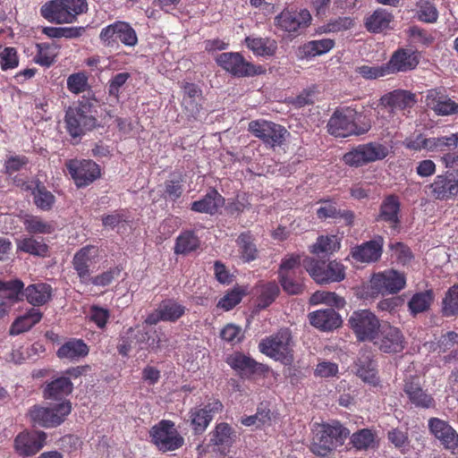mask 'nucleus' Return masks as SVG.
I'll return each instance as SVG.
<instances>
[{"mask_svg":"<svg viewBox=\"0 0 458 458\" xmlns=\"http://www.w3.org/2000/svg\"><path fill=\"white\" fill-rule=\"evenodd\" d=\"M360 114L351 107H342L335 110L327 123V131L336 138H346L352 135L367 133L371 124L369 120L360 121Z\"/></svg>","mask_w":458,"mask_h":458,"instance_id":"nucleus-1","label":"nucleus"},{"mask_svg":"<svg viewBox=\"0 0 458 458\" xmlns=\"http://www.w3.org/2000/svg\"><path fill=\"white\" fill-rule=\"evenodd\" d=\"M349 435L350 430L337 420L318 424L314 429L310 450L318 456L326 457L343 445Z\"/></svg>","mask_w":458,"mask_h":458,"instance_id":"nucleus-2","label":"nucleus"},{"mask_svg":"<svg viewBox=\"0 0 458 458\" xmlns=\"http://www.w3.org/2000/svg\"><path fill=\"white\" fill-rule=\"evenodd\" d=\"M293 346L294 342L291 330L284 327L263 338L259 344V350L274 360L290 366L294 360Z\"/></svg>","mask_w":458,"mask_h":458,"instance_id":"nucleus-3","label":"nucleus"},{"mask_svg":"<svg viewBox=\"0 0 458 458\" xmlns=\"http://www.w3.org/2000/svg\"><path fill=\"white\" fill-rule=\"evenodd\" d=\"M96 111L89 98H82L77 105L70 106L65 113L64 122L67 132L72 138H81L97 125Z\"/></svg>","mask_w":458,"mask_h":458,"instance_id":"nucleus-4","label":"nucleus"},{"mask_svg":"<svg viewBox=\"0 0 458 458\" xmlns=\"http://www.w3.org/2000/svg\"><path fill=\"white\" fill-rule=\"evenodd\" d=\"M88 11L86 0H50L40 8V14L56 24L72 23L77 17Z\"/></svg>","mask_w":458,"mask_h":458,"instance_id":"nucleus-5","label":"nucleus"},{"mask_svg":"<svg viewBox=\"0 0 458 458\" xmlns=\"http://www.w3.org/2000/svg\"><path fill=\"white\" fill-rule=\"evenodd\" d=\"M216 63L233 77H253L266 73V68L247 61L239 52H225L216 57Z\"/></svg>","mask_w":458,"mask_h":458,"instance_id":"nucleus-6","label":"nucleus"},{"mask_svg":"<svg viewBox=\"0 0 458 458\" xmlns=\"http://www.w3.org/2000/svg\"><path fill=\"white\" fill-rule=\"evenodd\" d=\"M389 154L386 145L371 141L352 148L343 156V161L351 167H360L369 163L385 159Z\"/></svg>","mask_w":458,"mask_h":458,"instance_id":"nucleus-7","label":"nucleus"},{"mask_svg":"<svg viewBox=\"0 0 458 458\" xmlns=\"http://www.w3.org/2000/svg\"><path fill=\"white\" fill-rule=\"evenodd\" d=\"M149 437L151 443L163 453L175 451L184 444V438L176 429L174 422L169 420H162L152 426Z\"/></svg>","mask_w":458,"mask_h":458,"instance_id":"nucleus-8","label":"nucleus"},{"mask_svg":"<svg viewBox=\"0 0 458 458\" xmlns=\"http://www.w3.org/2000/svg\"><path fill=\"white\" fill-rule=\"evenodd\" d=\"M302 265L310 276L318 284L341 282L345 277V267L336 260L326 263L313 258L305 257Z\"/></svg>","mask_w":458,"mask_h":458,"instance_id":"nucleus-9","label":"nucleus"},{"mask_svg":"<svg viewBox=\"0 0 458 458\" xmlns=\"http://www.w3.org/2000/svg\"><path fill=\"white\" fill-rule=\"evenodd\" d=\"M348 324L359 342H373L381 327L379 318L369 310L353 311Z\"/></svg>","mask_w":458,"mask_h":458,"instance_id":"nucleus-10","label":"nucleus"},{"mask_svg":"<svg viewBox=\"0 0 458 458\" xmlns=\"http://www.w3.org/2000/svg\"><path fill=\"white\" fill-rule=\"evenodd\" d=\"M72 411L70 401H63L52 407L34 405L29 411L34 424L43 428H55L61 425Z\"/></svg>","mask_w":458,"mask_h":458,"instance_id":"nucleus-11","label":"nucleus"},{"mask_svg":"<svg viewBox=\"0 0 458 458\" xmlns=\"http://www.w3.org/2000/svg\"><path fill=\"white\" fill-rule=\"evenodd\" d=\"M248 131L270 148L281 147L288 134L284 126L262 119L250 122Z\"/></svg>","mask_w":458,"mask_h":458,"instance_id":"nucleus-12","label":"nucleus"},{"mask_svg":"<svg viewBox=\"0 0 458 458\" xmlns=\"http://www.w3.org/2000/svg\"><path fill=\"white\" fill-rule=\"evenodd\" d=\"M101 42L107 47L113 46L119 40L126 47H133L138 44V36L129 22L116 21L104 27L99 34Z\"/></svg>","mask_w":458,"mask_h":458,"instance_id":"nucleus-13","label":"nucleus"},{"mask_svg":"<svg viewBox=\"0 0 458 458\" xmlns=\"http://www.w3.org/2000/svg\"><path fill=\"white\" fill-rule=\"evenodd\" d=\"M65 166L78 188L91 184L101 174L99 165L92 160L70 159Z\"/></svg>","mask_w":458,"mask_h":458,"instance_id":"nucleus-14","label":"nucleus"},{"mask_svg":"<svg viewBox=\"0 0 458 458\" xmlns=\"http://www.w3.org/2000/svg\"><path fill=\"white\" fill-rule=\"evenodd\" d=\"M374 344L384 353H399L405 348V337L400 328L390 324L381 325Z\"/></svg>","mask_w":458,"mask_h":458,"instance_id":"nucleus-15","label":"nucleus"},{"mask_svg":"<svg viewBox=\"0 0 458 458\" xmlns=\"http://www.w3.org/2000/svg\"><path fill=\"white\" fill-rule=\"evenodd\" d=\"M311 21L310 13L307 9L300 11L289 8L284 9L275 17V26L289 34H295L301 29L307 28Z\"/></svg>","mask_w":458,"mask_h":458,"instance_id":"nucleus-16","label":"nucleus"},{"mask_svg":"<svg viewBox=\"0 0 458 458\" xmlns=\"http://www.w3.org/2000/svg\"><path fill=\"white\" fill-rule=\"evenodd\" d=\"M99 257V250L95 245H86L81 248L73 255L72 265L81 284H87L92 269Z\"/></svg>","mask_w":458,"mask_h":458,"instance_id":"nucleus-17","label":"nucleus"},{"mask_svg":"<svg viewBox=\"0 0 458 458\" xmlns=\"http://www.w3.org/2000/svg\"><path fill=\"white\" fill-rule=\"evenodd\" d=\"M425 104L438 116L458 115V102L451 98L444 88L428 89Z\"/></svg>","mask_w":458,"mask_h":458,"instance_id":"nucleus-18","label":"nucleus"},{"mask_svg":"<svg viewBox=\"0 0 458 458\" xmlns=\"http://www.w3.org/2000/svg\"><path fill=\"white\" fill-rule=\"evenodd\" d=\"M227 364L238 372L241 377L250 378L252 376H266L269 372L267 365L257 362L255 360L243 354L234 352L227 357Z\"/></svg>","mask_w":458,"mask_h":458,"instance_id":"nucleus-19","label":"nucleus"},{"mask_svg":"<svg viewBox=\"0 0 458 458\" xmlns=\"http://www.w3.org/2000/svg\"><path fill=\"white\" fill-rule=\"evenodd\" d=\"M432 196L440 200L454 199L458 194V170L437 175L429 184Z\"/></svg>","mask_w":458,"mask_h":458,"instance_id":"nucleus-20","label":"nucleus"},{"mask_svg":"<svg viewBox=\"0 0 458 458\" xmlns=\"http://www.w3.org/2000/svg\"><path fill=\"white\" fill-rule=\"evenodd\" d=\"M406 285L403 273L394 269L375 274L371 278V286L379 293H397Z\"/></svg>","mask_w":458,"mask_h":458,"instance_id":"nucleus-21","label":"nucleus"},{"mask_svg":"<svg viewBox=\"0 0 458 458\" xmlns=\"http://www.w3.org/2000/svg\"><path fill=\"white\" fill-rule=\"evenodd\" d=\"M223 403L218 399L208 401L203 407H195L191 410L190 417L191 426L197 434L203 433L215 414L222 411Z\"/></svg>","mask_w":458,"mask_h":458,"instance_id":"nucleus-22","label":"nucleus"},{"mask_svg":"<svg viewBox=\"0 0 458 458\" xmlns=\"http://www.w3.org/2000/svg\"><path fill=\"white\" fill-rule=\"evenodd\" d=\"M428 428L445 449L451 451L454 454L458 453V433L447 421L431 418L428 420Z\"/></svg>","mask_w":458,"mask_h":458,"instance_id":"nucleus-23","label":"nucleus"},{"mask_svg":"<svg viewBox=\"0 0 458 458\" xmlns=\"http://www.w3.org/2000/svg\"><path fill=\"white\" fill-rule=\"evenodd\" d=\"M186 311V307L174 299L164 300L152 313L148 314L145 322L148 325H157L160 321L176 322Z\"/></svg>","mask_w":458,"mask_h":458,"instance_id":"nucleus-24","label":"nucleus"},{"mask_svg":"<svg viewBox=\"0 0 458 458\" xmlns=\"http://www.w3.org/2000/svg\"><path fill=\"white\" fill-rule=\"evenodd\" d=\"M419 63V55L416 51L398 48L392 54L389 61L385 65L389 75L411 71L417 67Z\"/></svg>","mask_w":458,"mask_h":458,"instance_id":"nucleus-25","label":"nucleus"},{"mask_svg":"<svg viewBox=\"0 0 458 458\" xmlns=\"http://www.w3.org/2000/svg\"><path fill=\"white\" fill-rule=\"evenodd\" d=\"M47 434L43 431L21 432L14 439L16 453L22 456L36 454L44 446Z\"/></svg>","mask_w":458,"mask_h":458,"instance_id":"nucleus-26","label":"nucleus"},{"mask_svg":"<svg viewBox=\"0 0 458 458\" xmlns=\"http://www.w3.org/2000/svg\"><path fill=\"white\" fill-rule=\"evenodd\" d=\"M417 103L416 95L404 89H395L383 95L379 99V105L389 108L391 113L395 111H408Z\"/></svg>","mask_w":458,"mask_h":458,"instance_id":"nucleus-27","label":"nucleus"},{"mask_svg":"<svg viewBox=\"0 0 458 458\" xmlns=\"http://www.w3.org/2000/svg\"><path fill=\"white\" fill-rule=\"evenodd\" d=\"M318 203L320 204V207L316 211L318 219H341L345 225H353L355 219L353 211L338 208L337 202L332 199H321Z\"/></svg>","mask_w":458,"mask_h":458,"instance_id":"nucleus-28","label":"nucleus"},{"mask_svg":"<svg viewBox=\"0 0 458 458\" xmlns=\"http://www.w3.org/2000/svg\"><path fill=\"white\" fill-rule=\"evenodd\" d=\"M384 238L380 235L375 236L372 240L356 245L351 250L353 259L362 263H372L377 261L383 251Z\"/></svg>","mask_w":458,"mask_h":458,"instance_id":"nucleus-29","label":"nucleus"},{"mask_svg":"<svg viewBox=\"0 0 458 458\" xmlns=\"http://www.w3.org/2000/svg\"><path fill=\"white\" fill-rule=\"evenodd\" d=\"M308 317L310 325L323 332L337 329L343 324L340 314L332 308L312 311Z\"/></svg>","mask_w":458,"mask_h":458,"instance_id":"nucleus-30","label":"nucleus"},{"mask_svg":"<svg viewBox=\"0 0 458 458\" xmlns=\"http://www.w3.org/2000/svg\"><path fill=\"white\" fill-rule=\"evenodd\" d=\"M401 210L400 199L395 194H389L384 198L379 207L377 220L389 224L391 228H397L400 225L399 213Z\"/></svg>","mask_w":458,"mask_h":458,"instance_id":"nucleus-31","label":"nucleus"},{"mask_svg":"<svg viewBox=\"0 0 458 458\" xmlns=\"http://www.w3.org/2000/svg\"><path fill=\"white\" fill-rule=\"evenodd\" d=\"M356 375L365 383L373 386L379 385L377 362L369 352L360 354L355 362Z\"/></svg>","mask_w":458,"mask_h":458,"instance_id":"nucleus-32","label":"nucleus"},{"mask_svg":"<svg viewBox=\"0 0 458 458\" xmlns=\"http://www.w3.org/2000/svg\"><path fill=\"white\" fill-rule=\"evenodd\" d=\"M403 391L416 407L428 409L435 404L434 398L423 390L419 381L414 378L405 380Z\"/></svg>","mask_w":458,"mask_h":458,"instance_id":"nucleus-33","label":"nucleus"},{"mask_svg":"<svg viewBox=\"0 0 458 458\" xmlns=\"http://www.w3.org/2000/svg\"><path fill=\"white\" fill-rule=\"evenodd\" d=\"M73 384L66 376L56 377L46 384L43 397L47 400L62 401L72 394Z\"/></svg>","mask_w":458,"mask_h":458,"instance_id":"nucleus-34","label":"nucleus"},{"mask_svg":"<svg viewBox=\"0 0 458 458\" xmlns=\"http://www.w3.org/2000/svg\"><path fill=\"white\" fill-rule=\"evenodd\" d=\"M225 204V198L214 188L210 189L202 199L193 201L191 209L198 213L215 215Z\"/></svg>","mask_w":458,"mask_h":458,"instance_id":"nucleus-35","label":"nucleus"},{"mask_svg":"<svg viewBox=\"0 0 458 458\" xmlns=\"http://www.w3.org/2000/svg\"><path fill=\"white\" fill-rule=\"evenodd\" d=\"M53 289L47 283L28 285L24 290L26 301L34 307L43 306L52 299Z\"/></svg>","mask_w":458,"mask_h":458,"instance_id":"nucleus-36","label":"nucleus"},{"mask_svg":"<svg viewBox=\"0 0 458 458\" xmlns=\"http://www.w3.org/2000/svg\"><path fill=\"white\" fill-rule=\"evenodd\" d=\"M255 292L257 307L265 310L278 297L280 288L276 281L259 282L255 286Z\"/></svg>","mask_w":458,"mask_h":458,"instance_id":"nucleus-37","label":"nucleus"},{"mask_svg":"<svg viewBox=\"0 0 458 458\" xmlns=\"http://www.w3.org/2000/svg\"><path fill=\"white\" fill-rule=\"evenodd\" d=\"M255 241L250 231L241 233L236 239L239 256L244 263H250L259 258V251Z\"/></svg>","mask_w":458,"mask_h":458,"instance_id":"nucleus-38","label":"nucleus"},{"mask_svg":"<svg viewBox=\"0 0 458 458\" xmlns=\"http://www.w3.org/2000/svg\"><path fill=\"white\" fill-rule=\"evenodd\" d=\"M245 45L256 56L269 57L275 55L277 42L270 38L246 37Z\"/></svg>","mask_w":458,"mask_h":458,"instance_id":"nucleus-39","label":"nucleus"},{"mask_svg":"<svg viewBox=\"0 0 458 458\" xmlns=\"http://www.w3.org/2000/svg\"><path fill=\"white\" fill-rule=\"evenodd\" d=\"M88 353L89 347L84 341L75 338L65 342L56 352L58 358L69 360H78L79 359L87 356Z\"/></svg>","mask_w":458,"mask_h":458,"instance_id":"nucleus-40","label":"nucleus"},{"mask_svg":"<svg viewBox=\"0 0 458 458\" xmlns=\"http://www.w3.org/2000/svg\"><path fill=\"white\" fill-rule=\"evenodd\" d=\"M377 437L370 428H361L354 432L350 437V445L356 451L374 450L377 447Z\"/></svg>","mask_w":458,"mask_h":458,"instance_id":"nucleus-41","label":"nucleus"},{"mask_svg":"<svg viewBox=\"0 0 458 458\" xmlns=\"http://www.w3.org/2000/svg\"><path fill=\"white\" fill-rule=\"evenodd\" d=\"M43 317V313L36 308H30L24 315L18 317L10 327V334L16 335L29 331L38 324Z\"/></svg>","mask_w":458,"mask_h":458,"instance_id":"nucleus-42","label":"nucleus"},{"mask_svg":"<svg viewBox=\"0 0 458 458\" xmlns=\"http://www.w3.org/2000/svg\"><path fill=\"white\" fill-rule=\"evenodd\" d=\"M36 55L33 61L43 67H50L55 62L59 54V46L55 43L41 42L36 44Z\"/></svg>","mask_w":458,"mask_h":458,"instance_id":"nucleus-43","label":"nucleus"},{"mask_svg":"<svg viewBox=\"0 0 458 458\" xmlns=\"http://www.w3.org/2000/svg\"><path fill=\"white\" fill-rule=\"evenodd\" d=\"M335 47V41L330 38L309 41L299 47V57L308 59L329 52Z\"/></svg>","mask_w":458,"mask_h":458,"instance_id":"nucleus-44","label":"nucleus"},{"mask_svg":"<svg viewBox=\"0 0 458 458\" xmlns=\"http://www.w3.org/2000/svg\"><path fill=\"white\" fill-rule=\"evenodd\" d=\"M394 16L386 9L377 8L365 19V27L368 31L379 33L387 29L393 21Z\"/></svg>","mask_w":458,"mask_h":458,"instance_id":"nucleus-45","label":"nucleus"},{"mask_svg":"<svg viewBox=\"0 0 458 458\" xmlns=\"http://www.w3.org/2000/svg\"><path fill=\"white\" fill-rule=\"evenodd\" d=\"M435 299L432 289L414 293L408 301V310L412 317L429 310Z\"/></svg>","mask_w":458,"mask_h":458,"instance_id":"nucleus-46","label":"nucleus"},{"mask_svg":"<svg viewBox=\"0 0 458 458\" xmlns=\"http://www.w3.org/2000/svg\"><path fill=\"white\" fill-rule=\"evenodd\" d=\"M278 282L284 293L289 295H299L304 291L303 271L278 275Z\"/></svg>","mask_w":458,"mask_h":458,"instance_id":"nucleus-47","label":"nucleus"},{"mask_svg":"<svg viewBox=\"0 0 458 458\" xmlns=\"http://www.w3.org/2000/svg\"><path fill=\"white\" fill-rule=\"evenodd\" d=\"M24 290V284L21 279L0 281V297L12 304L23 300Z\"/></svg>","mask_w":458,"mask_h":458,"instance_id":"nucleus-48","label":"nucleus"},{"mask_svg":"<svg viewBox=\"0 0 458 458\" xmlns=\"http://www.w3.org/2000/svg\"><path fill=\"white\" fill-rule=\"evenodd\" d=\"M199 245L200 241L196 233L191 230H186L176 238L174 252L186 255L199 249Z\"/></svg>","mask_w":458,"mask_h":458,"instance_id":"nucleus-49","label":"nucleus"},{"mask_svg":"<svg viewBox=\"0 0 458 458\" xmlns=\"http://www.w3.org/2000/svg\"><path fill=\"white\" fill-rule=\"evenodd\" d=\"M17 249L22 252L38 257H46L48 253V246L44 240L36 239L32 236L20 240L17 243Z\"/></svg>","mask_w":458,"mask_h":458,"instance_id":"nucleus-50","label":"nucleus"},{"mask_svg":"<svg viewBox=\"0 0 458 458\" xmlns=\"http://www.w3.org/2000/svg\"><path fill=\"white\" fill-rule=\"evenodd\" d=\"M33 200L36 207L43 211H49L55 203V195L41 182H38L32 191Z\"/></svg>","mask_w":458,"mask_h":458,"instance_id":"nucleus-51","label":"nucleus"},{"mask_svg":"<svg viewBox=\"0 0 458 458\" xmlns=\"http://www.w3.org/2000/svg\"><path fill=\"white\" fill-rule=\"evenodd\" d=\"M184 175L182 173H173L165 183L164 198L176 201L183 192Z\"/></svg>","mask_w":458,"mask_h":458,"instance_id":"nucleus-52","label":"nucleus"},{"mask_svg":"<svg viewBox=\"0 0 458 458\" xmlns=\"http://www.w3.org/2000/svg\"><path fill=\"white\" fill-rule=\"evenodd\" d=\"M246 293L244 287L239 285L234 286L233 289L227 291L218 301L216 307L225 311H229L242 301Z\"/></svg>","mask_w":458,"mask_h":458,"instance_id":"nucleus-53","label":"nucleus"},{"mask_svg":"<svg viewBox=\"0 0 458 458\" xmlns=\"http://www.w3.org/2000/svg\"><path fill=\"white\" fill-rule=\"evenodd\" d=\"M458 145V134L453 133L449 136L428 138V152H445L455 148Z\"/></svg>","mask_w":458,"mask_h":458,"instance_id":"nucleus-54","label":"nucleus"},{"mask_svg":"<svg viewBox=\"0 0 458 458\" xmlns=\"http://www.w3.org/2000/svg\"><path fill=\"white\" fill-rule=\"evenodd\" d=\"M441 312L445 317L458 315V284H454L445 293L441 303Z\"/></svg>","mask_w":458,"mask_h":458,"instance_id":"nucleus-55","label":"nucleus"},{"mask_svg":"<svg viewBox=\"0 0 458 458\" xmlns=\"http://www.w3.org/2000/svg\"><path fill=\"white\" fill-rule=\"evenodd\" d=\"M236 435L233 428L225 422L216 426L212 441L216 445L230 446L235 440Z\"/></svg>","mask_w":458,"mask_h":458,"instance_id":"nucleus-56","label":"nucleus"},{"mask_svg":"<svg viewBox=\"0 0 458 458\" xmlns=\"http://www.w3.org/2000/svg\"><path fill=\"white\" fill-rule=\"evenodd\" d=\"M25 230L29 233L48 234L54 232L55 228L51 223L43 220L38 216H27L23 221Z\"/></svg>","mask_w":458,"mask_h":458,"instance_id":"nucleus-57","label":"nucleus"},{"mask_svg":"<svg viewBox=\"0 0 458 458\" xmlns=\"http://www.w3.org/2000/svg\"><path fill=\"white\" fill-rule=\"evenodd\" d=\"M340 244L335 236H319L317 242L310 246V252L316 255L330 254L337 250Z\"/></svg>","mask_w":458,"mask_h":458,"instance_id":"nucleus-58","label":"nucleus"},{"mask_svg":"<svg viewBox=\"0 0 458 458\" xmlns=\"http://www.w3.org/2000/svg\"><path fill=\"white\" fill-rule=\"evenodd\" d=\"M20 64L18 51L13 47H4L0 50V68L3 72L16 69Z\"/></svg>","mask_w":458,"mask_h":458,"instance_id":"nucleus-59","label":"nucleus"},{"mask_svg":"<svg viewBox=\"0 0 458 458\" xmlns=\"http://www.w3.org/2000/svg\"><path fill=\"white\" fill-rule=\"evenodd\" d=\"M182 88L184 93L183 102L186 104L185 107L189 108L188 105H190L191 113H198L199 106L196 99L201 97L202 90L198 85L191 82H183Z\"/></svg>","mask_w":458,"mask_h":458,"instance_id":"nucleus-60","label":"nucleus"},{"mask_svg":"<svg viewBox=\"0 0 458 458\" xmlns=\"http://www.w3.org/2000/svg\"><path fill=\"white\" fill-rule=\"evenodd\" d=\"M417 18L425 23H435L438 19V11L433 3L420 1L417 4Z\"/></svg>","mask_w":458,"mask_h":458,"instance_id":"nucleus-61","label":"nucleus"},{"mask_svg":"<svg viewBox=\"0 0 458 458\" xmlns=\"http://www.w3.org/2000/svg\"><path fill=\"white\" fill-rule=\"evenodd\" d=\"M121 274V268L118 267H110L108 270L104 271L95 276H90L89 279L87 280L86 284H93L95 286H108L113 281L119 277Z\"/></svg>","mask_w":458,"mask_h":458,"instance_id":"nucleus-62","label":"nucleus"},{"mask_svg":"<svg viewBox=\"0 0 458 458\" xmlns=\"http://www.w3.org/2000/svg\"><path fill=\"white\" fill-rule=\"evenodd\" d=\"M130 78L131 74L127 72H119L112 76L107 82V92L109 97L118 101L121 89L126 84Z\"/></svg>","mask_w":458,"mask_h":458,"instance_id":"nucleus-63","label":"nucleus"},{"mask_svg":"<svg viewBox=\"0 0 458 458\" xmlns=\"http://www.w3.org/2000/svg\"><path fill=\"white\" fill-rule=\"evenodd\" d=\"M30 160L24 155H11L4 161V173L9 176L27 168Z\"/></svg>","mask_w":458,"mask_h":458,"instance_id":"nucleus-64","label":"nucleus"}]
</instances>
